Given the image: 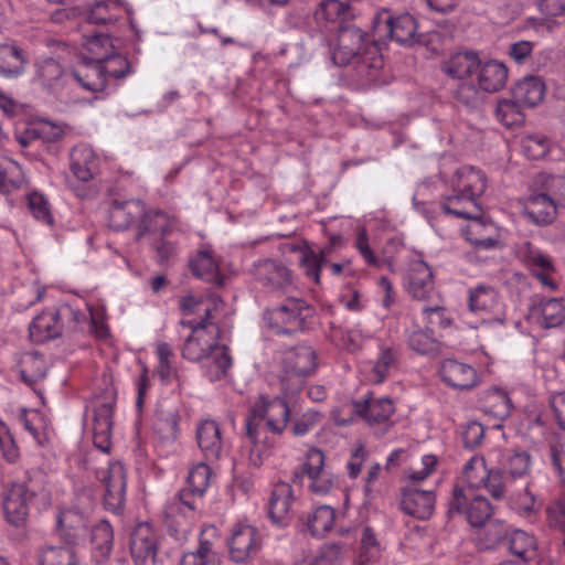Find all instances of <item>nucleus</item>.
Returning <instances> with one entry per match:
<instances>
[{
  "instance_id": "603ef678",
  "label": "nucleus",
  "mask_w": 565,
  "mask_h": 565,
  "mask_svg": "<svg viewBox=\"0 0 565 565\" xmlns=\"http://www.w3.org/2000/svg\"><path fill=\"white\" fill-rule=\"evenodd\" d=\"M408 348L422 355H430L439 352L440 343L434 337L431 329H417L407 335Z\"/></svg>"
},
{
  "instance_id": "473e14b6",
  "label": "nucleus",
  "mask_w": 565,
  "mask_h": 565,
  "mask_svg": "<svg viewBox=\"0 0 565 565\" xmlns=\"http://www.w3.org/2000/svg\"><path fill=\"white\" fill-rule=\"evenodd\" d=\"M557 209L554 201L545 192L536 193L527 198L524 215L534 224L546 225L555 218Z\"/></svg>"
},
{
  "instance_id": "a19ab883",
  "label": "nucleus",
  "mask_w": 565,
  "mask_h": 565,
  "mask_svg": "<svg viewBox=\"0 0 565 565\" xmlns=\"http://www.w3.org/2000/svg\"><path fill=\"white\" fill-rule=\"evenodd\" d=\"M545 86L541 78L535 76L524 77L512 89V96L523 107H534L542 102Z\"/></svg>"
},
{
  "instance_id": "cd10ccee",
  "label": "nucleus",
  "mask_w": 565,
  "mask_h": 565,
  "mask_svg": "<svg viewBox=\"0 0 565 565\" xmlns=\"http://www.w3.org/2000/svg\"><path fill=\"white\" fill-rule=\"evenodd\" d=\"M71 88L74 85L90 93L103 92L107 87V77L103 75L99 63L84 61L70 72Z\"/></svg>"
},
{
  "instance_id": "f8f14e48",
  "label": "nucleus",
  "mask_w": 565,
  "mask_h": 565,
  "mask_svg": "<svg viewBox=\"0 0 565 565\" xmlns=\"http://www.w3.org/2000/svg\"><path fill=\"white\" fill-rule=\"evenodd\" d=\"M34 497L35 490L26 482H12L3 493V510L8 523L23 527L29 516V504Z\"/></svg>"
},
{
  "instance_id": "680f3d73",
  "label": "nucleus",
  "mask_w": 565,
  "mask_h": 565,
  "mask_svg": "<svg viewBox=\"0 0 565 565\" xmlns=\"http://www.w3.org/2000/svg\"><path fill=\"white\" fill-rule=\"evenodd\" d=\"M23 367L20 370L21 380L29 386H33L36 382L45 376L44 361L36 354H30L23 361Z\"/></svg>"
},
{
  "instance_id": "39448f33",
  "label": "nucleus",
  "mask_w": 565,
  "mask_h": 565,
  "mask_svg": "<svg viewBox=\"0 0 565 565\" xmlns=\"http://www.w3.org/2000/svg\"><path fill=\"white\" fill-rule=\"evenodd\" d=\"M289 416L290 408L284 398L260 396L250 407L245 420L246 438L259 437L263 422L269 431L281 434L287 426Z\"/></svg>"
},
{
  "instance_id": "393cba45",
  "label": "nucleus",
  "mask_w": 565,
  "mask_h": 565,
  "mask_svg": "<svg viewBox=\"0 0 565 565\" xmlns=\"http://www.w3.org/2000/svg\"><path fill=\"white\" fill-rule=\"evenodd\" d=\"M70 169L81 182H89L99 171V157L86 143L76 145L70 153Z\"/></svg>"
},
{
  "instance_id": "58836bf2",
  "label": "nucleus",
  "mask_w": 565,
  "mask_h": 565,
  "mask_svg": "<svg viewBox=\"0 0 565 565\" xmlns=\"http://www.w3.org/2000/svg\"><path fill=\"white\" fill-rule=\"evenodd\" d=\"M294 502L292 488L288 482L275 484L269 500V516L277 524H285Z\"/></svg>"
},
{
  "instance_id": "4d7b16f0",
  "label": "nucleus",
  "mask_w": 565,
  "mask_h": 565,
  "mask_svg": "<svg viewBox=\"0 0 565 565\" xmlns=\"http://www.w3.org/2000/svg\"><path fill=\"white\" fill-rule=\"evenodd\" d=\"M523 106L512 96L511 99H501L495 108V116L507 127L521 125L524 121Z\"/></svg>"
},
{
  "instance_id": "4468645a",
  "label": "nucleus",
  "mask_w": 565,
  "mask_h": 565,
  "mask_svg": "<svg viewBox=\"0 0 565 565\" xmlns=\"http://www.w3.org/2000/svg\"><path fill=\"white\" fill-rule=\"evenodd\" d=\"M477 198L458 191H452L451 194L444 196L441 201L443 211L458 218L470 220L469 231L472 234L479 233L481 227L484 226L481 221L482 209L478 203Z\"/></svg>"
},
{
  "instance_id": "052dcab7",
  "label": "nucleus",
  "mask_w": 565,
  "mask_h": 565,
  "mask_svg": "<svg viewBox=\"0 0 565 565\" xmlns=\"http://www.w3.org/2000/svg\"><path fill=\"white\" fill-rule=\"evenodd\" d=\"M100 70L107 81L109 78H124L131 72L127 57L115 52L100 63Z\"/></svg>"
},
{
  "instance_id": "b1692460",
  "label": "nucleus",
  "mask_w": 565,
  "mask_h": 565,
  "mask_svg": "<svg viewBox=\"0 0 565 565\" xmlns=\"http://www.w3.org/2000/svg\"><path fill=\"white\" fill-rule=\"evenodd\" d=\"M436 497L433 491L419 490L415 487H405L402 491V510L418 520L429 519L435 510Z\"/></svg>"
},
{
  "instance_id": "ea45409f",
  "label": "nucleus",
  "mask_w": 565,
  "mask_h": 565,
  "mask_svg": "<svg viewBox=\"0 0 565 565\" xmlns=\"http://www.w3.org/2000/svg\"><path fill=\"white\" fill-rule=\"evenodd\" d=\"M479 66V57L472 52H458L449 57L443 71L450 77L461 81L471 78Z\"/></svg>"
},
{
  "instance_id": "6e6d98bb",
  "label": "nucleus",
  "mask_w": 565,
  "mask_h": 565,
  "mask_svg": "<svg viewBox=\"0 0 565 565\" xmlns=\"http://www.w3.org/2000/svg\"><path fill=\"white\" fill-rule=\"evenodd\" d=\"M25 200L29 211L36 221L47 226H52L54 224L51 204L44 194L38 191H32L25 195Z\"/></svg>"
},
{
  "instance_id": "bb28decb",
  "label": "nucleus",
  "mask_w": 565,
  "mask_h": 565,
  "mask_svg": "<svg viewBox=\"0 0 565 565\" xmlns=\"http://www.w3.org/2000/svg\"><path fill=\"white\" fill-rule=\"evenodd\" d=\"M114 403L104 402L94 408L93 443L103 452H109L111 447Z\"/></svg>"
},
{
  "instance_id": "c9c22d12",
  "label": "nucleus",
  "mask_w": 565,
  "mask_h": 565,
  "mask_svg": "<svg viewBox=\"0 0 565 565\" xmlns=\"http://www.w3.org/2000/svg\"><path fill=\"white\" fill-rule=\"evenodd\" d=\"M497 290L488 285H478L468 291V308L471 312L484 316L495 312L500 301Z\"/></svg>"
},
{
  "instance_id": "7ed1b4c3",
  "label": "nucleus",
  "mask_w": 565,
  "mask_h": 565,
  "mask_svg": "<svg viewBox=\"0 0 565 565\" xmlns=\"http://www.w3.org/2000/svg\"><path fill=\"white\" fill-rule=\"evenodd\" d=\"M108 226L114 231L136 227V239L147 234L160 232L170 235L175 228V220L161 211H148L141 200H114L108 207Z\"/></svg>"
},
{
  "instance_id": "09e8293b",
  "label": "nucleus",
  "mask_w": 565,
  "mask_h": 565,
  "mask_svg": "<svg viewBox=\"0 0 565 565\" xmlns=\"http://www.w3.org/2000/svg\"><path fill=\"white\" fill-rule=\"evenodd\" d=\"M76 545L53 546L47 545L39 552L40 565H77Z\"/></svg>"
},
{
  "instance_id": "c03bdc74",
  "label": "nucleus",
  "mask_w": 565,
  "mask_h": 565,
  "mask_svg": "<svg viewBox=\"0 0 565 565\" xmlns=\"http://www.w3.org/2000/svg\"><path fill=\"white\" fill-rule=\"evenodd\" d=\"M190 268L194 276L206 281L221 284L218 262L209 247H204L196 253L190 262Z\"/></svg>"
},
{
  "instance_id": "2f4dec72",
  "label": "nucleus",
  "mask_w": 565,
  "mask_h": 565,
  "mask_svg": "<svg viewBox=\"0 0 565 565\" xmlns=\"http://www.w3.org/2000/svg\"><path fill=\"white\" fill-rule=\"evenodd\" d=\"M335 512L329 505H320L299 518L301 532H308L313 537L324 536L334 525Z\"/></svg>"
},
{
  "instance_id": "c756f323",
  "label": "nucleus",
  "mask_w": 565,
  "mask_h": 565,
  "mask_svg": "<svg viewBox=\"0 0 565 565\" xmlns=\"http://www.w3.org/2000/svg\"><path fill=\"white\" fill-rule=\"evenodd\" d=\"M452 191L463 192L479 199L487 189L484 173L470 166L458 168L450 180Z\"/></svg>"
},
{
  "instance_id": "0e129e2a",
  "label": "nucleus",
  "mask_w": 565,
  "mask_h": 565,
  "mask_svg": "<svg viewBox=\"0 0 565 565\" xmlns=\"http://www.w3.org/2000/svg\"><path fill=\"white\" fill-rule=\"evenodd\" d=\"M353 245L369 266H382V260L375 255L370 245V238L365 227L361 226L356 228Z\"/></svg>"
},
{
  "instance_id": "0eeeda50",
  "label": "nucleus",
  "mask_w": 565,
  "mask_h": 565,
  "mask_svg": "<svg viewBox=\"0 0 565 565\" xmlns=\"http://www.w3.org/2000/svg\"><path fill=\"white\" fill-rule=\"evenodd\" d=\"M532 469L530 454L522 449L505 451L494 468L493 481L500 500L511 493L514 483L527 477Z\"/></svg>"
},
{
  "instance_id": "9d476101",
  "label": "nucleus",
  "mask_w": 565,
  "mask_h": 565,
  "mask_svg": "<svg viewBox=\"0 0 565 565\" xmlns=\"http://www.w3.org/2000/svg\"><path fill=\"white\" fill-rule=\"evenodd\" d=\"M227 545L230 558L234 563H248L262 550L263 536L254 525L239 523L232 529Z\"/></svg>"
},
{
  "instance_id": "774afa93",
  "label": "nucleus",
  "mask_w": 565,
  "mask_h": 565,
  "mask_svg": "<svg viewBox=\"0 0 565 565\" xmlns=\"http://www.w3.org/2000/svg\"><path fill=\"white\" fill-rule=\"evenodd\" d=\"M546 519L550 526L565 531V493L554 499L546 508Z\"/></svg>"
},
{
  "instance_id": "72a5a7b5",
  "label": "nucleus",
  "mask_w": 565,
  "mask_h": 565,
  "mask_svg": "<svg viewBox=\"0 0 565 565\" xmlns=\"http://www.w3.org/2000/svg\"><path fill=\"white\" fill-rule=\"evenodd\" d=\"M350 15V8L345 3L339 0H326L318 6L315 20L320 28L334 30L340 29L342 22Z\"/></svg>"
},
{
  "instance_id": "3c124183",
  "label": "nucleus",
  "mask_w": 565,
  "mask_h": 565,
  "mask_svg": "<svg viewBox=\"0 0 565 565\" xmlns=\"http://www.w3.org/2000/svg\"><path fill=\"white\" fill-rule=\"evenodd\" d=\"M511 507L522 518L534 520L541 510L542 502L530 489V483L515 494H511Z\"/></svg>"
},
{
  "instance_id": "f3484780",
  "label": "nucleus",
  "mask_w": 565,
  "mask_h": 565,
  "mask_svg": "<svg viewBox=\"0 0 565 565\" xmlns=\"http://www.w3.org/2000/svg\"><path fill=\"white\" fill-rule=\"evenodd\" d=\"M367 51L366 34L354 25L340 26L337 45L332 52L334 64L344 66Z\"/></svg>"
},
{
  "instance_id": "338daca9",
  "label": "nucleus",
  "mask_w": 565,
  "mask_h": 565,
  "mask_svg": "<svg viewBox=\"0 0 565 565\" xmlns=\"http://www.w3.org/2000/svg\"><path fill=\"white\" fill-rule=\"evenodd\" d=\"M545 193L557 207L565 206V175H547L543 181Z\"/></svg>"
},
{
  "instance_id": "dca6fc26",
  "label": "nucleus",
  "mask_w": 565,
  "mask_h": 565,
  "mask_svg": "<svg viewBox=\"0 0 565 565\" xmlns=\"http://www.w3.org/2000/svg\"><path fill=\"white\" fill-rule=\"evenodd\" d=\"M324 454L321 450L311 448L302 465V473L308 479V488L318 495L328 494L335 483V477L324 467Z\"/></svg>"
},
{
  "instance_id": "e433bc0d",
  "label": "nucleus",
  "mask_w": 565,
  "mask_h": 565,
  "mask_svg": "<svg viewBox=\"0 0 565 565\" xmlns=\"http://www.w3.org/2000/svg\"><path fill=\"white\" fill-rule=\"evenodd\" d=\"M28 58L24 52L11 43L0 44V75L17 78L25 72Z\"/></svg>"
},
{
  "instance_id": "ddd939ff",
  "label": "nucleus",
  "mask_w": 565,
  "mask_h": 565,
  "mask_svg": "<svg viewBox=\"0 0 565 565\" xmlns=\"http://www.w3.org/2000/svg\"><path fill=\"white\" fill-rule=\"evenodd\" d=\"M97 477L105 486V508L116 514L121 512L126 498V470L122 463L110 462L106 469L97 472Z\"/></svg>"
},
{
  "instance_id": "f03ea898",
  "label": "nucleus",
  "mask_w": 565,
  "mask_h": 565,
  "mask_svg": "<svg viewBox=\"0 0 565 565\" xmlns=\"http://www.w3.org/2000/svg\"><path fill=\"white\" fill-rule=\"evenodd\" d=\"M212 470L205 462L195 465L188 475V487L181 489L164 508L163 523L168 533L178 542H184L193 523L201 515L203 497L210 486Z\"/></svg>"
},
{
  "instance_id": "de8ad7c7",
  "label": "nucleus",
  "mask_w": 565,
  "mask_h": 565,
  "mask_svg": "<svg viewBox=\"0 0 565 565\" xmlns=\"http://www.w3.org/2000/svg\"><path fill=\"white\" fill-rule=\"evenodd\" d=\"M114 534L107 521H100L92 530L93 558L96 563H103L111 553Z\"/></svg>"
},
{
  "instance_id": "37998d69",
  "label": "nucleus",
  "mask_w": 565,
  "mask_h": 565,
  "mask_svg": "<svg viewBox=\"0 0 565 565\" xmlns=\"http://www.w3.org/2000/svg\"><path fill=\"white\" fill-rule=\"evenodd\" d=\"M508 550L514 558L532 563L537 556L536 539L522 530H515L509 536Z\"/></svg>"
},
{
  "instance_id": "aec40b11",
  "label": "nucleus",
  "mask_w": 565,
  "mask_h": 565,
  "mask_svg": "<svg viewBox=\"0 0 565 565\" xmlns=\"http://www.w3.org/2000/svg\"><path fill=\"white\" fill-rule=\"evenodd\" d=\"M35 81L52 94L61 95L71 89L70 72L54 58H45L35 64Z\"/></svg>"
},
{
  "instance_id": "864d4df0",
  "label": "nucleus",
  "mask_w": 565,
  "mask_h": 565,
  "mask_svg": "<svg viewBox=\"0 0 565 565\" xmlns=\"http://www.w3.org/2000/svg\"><path fill=\"white\" fill-rule=\"evenodd\" d=\"M452 97L468 108L478 107L483 99L482 89L476 86L473 78L461 79L452 89Z\"/></svg>"
},
{
  "instance_id": "9b49d317",
  "label": "nucleus",
  "mask_w": 565,
  "mask_h": 565,
  "mask_svg": "<svg viewBox=\"0 0 565 565\" xmlns=\"http://www.w3.org/2000/svg\"><path fill=\"white\" fill-rule=\"evenodd\" d=\"M353 409L370 427H381L386 431L393 426L392 416L396 407L391 397L369 393L353 403Z\"/></svg>"
},
{
  "instance_id": "423d86ee",
  "label": "nucleus",
  "mask_w": 565,
  "mask_h": 565,
  "mask_svg": "<svg viewBox=\"0 0 565 565\" xmlns=\"http://www.w3.org/2000/svg\"><path fill=\"white\" fill-rule=\"evenodd\" d=\"M312 308L301 298H286L278 306L267 309L264 319L269 329L279 335H290L305 329Z\"/></svg>"
},
{
  "instance_id": "49530a36",
  "label": "nucleus",
  "mask_w": 565,
  "mask_h": 565,
  "mask_svg": "<svg viewBox=\"0 0 565 565\" xmlns=\"http://www.w3.org/2000/svg\"><path fill=\"white\" fill-rule=\"evenodd\" d=\"M521 263L535 275L541 270H556L552 258L532 243H523L518 252Z\"/></svg>"
},
{
  "instance_id": "6ab92c4d",
  "label": "nucleus",
  "mask_w": 565,
  "mask_h": 565,
  "mask_svg": "<svg viewBox=\"0 0 565 565\" xmlns=\"http://www.w3.org/2000/svg\"><path fill=\"white\" fill-rule=\"evenodd\" d=\"M406 290L417 300H427L435 291L431 267L423 259H413L406 275Z\"/></svg>"
},
{
  "instance_id": "a878e982",
  "label": "nucleus",
  "mask_w": 565,
  "mask_h": 565,
  "mask_svg": "<svg viewBox=\"0 0 565 565\" xmlns=\"http://www.w3.org/2000/svg\"><path fill=\"white\" fill-rule=\"evenodd\" d=\"M439 374L441 380L456 390H470L477 385L476 370L455 359H446L440 363Z\"/></svg>"
},
{
  "instance_id": "4c0bfd02",
  "label": "nucleus",
  "mask_w": 565,
  "mask_h": 565,
  "mask_svg": "<svg viewBox=\"0 0 565 565\" xmlns=\"http://www.w3.org/2000/svg\"><path fill=\"white\" fill-rule=\"evenodd\" d=\"M532 315L541 328H556L565 321V306L558 298L543 300L533 308Z\"/></svg>"
},
{
  "instance_id": "a18cd8bd",
  "label": "nucleus",
  "mask_w": 565,
  "mask_h": 565,
  "mask_svg": "<svg viewBox=\"0 0 565 565\" xmlns=\"http://www.w3.org/2000/svg\"><path fill=\"white\" fill-rule=\"evenodd\" d=\"M398 365V351L393 347L382 345L377 358L372 362L370 380L380 384L383 383Z\"/></svg>"
},
{
  "instance_id": "e2e57ef3",
  "label": "nucleus",
  "mask_w": 565,
  "mask_h": 565,
  "mask_svg": "<svg viewBox=\"0 0 565 565\" xmlns=\"http://www.w3.org/2000/svg\"><path fill=\"white\" fill-rule=\"evenodd\" d=\"M299 265L307 278L311 279L316 285H320L321 268L326 265L322 263L321 257L316 255V250L311 248L302 250Z\"/></svg>"
},
{
  "instance_id": "f704fd0d",
  "label": "nucleus",
  "mask_w": 565,
  "mask_h": 565,
  "mask_svg": "<svg viewBox=\"0 0 565 565\" xmlns=\"http://www.w3.org/2000/svg\"><path fill=\"white\" fill-rule=\"evenodd\" d=\"M179 413L173 406L158 405L153 418V431L166 441H173L179 434Z\"/></svg>"
},
{
  "instance_id": "f257e3e1",
  "label": "nucleus",
  "mask_w": 565,
  "mask_h": 565,
  "mask_svg": "<svg viewBox=\"0 0 565 565\" xmlns=\"http://www.w3.org/2000/svg\"><path fill=\"white\" fill-rule=\"evenodd\" d=\"M221 305V298H215L204 309V317L180 321L182 327L190 329L181 347L182 358L193 363L210 361L205 372L211 382L225 377L232 366L228 348L220 344L221 328L214 321Z\"/></svg>"
},
{
  "instance_id": "412c9836",
  "label": "nucleus",
  "mask_w": 565,
  "mask_h": 565,
  "mask_svg": "<svg viewBox=\"0 0 565 565\" xmlns=\"http://www.w3.org/2000/svg\"><path fill=\"white\" fill-rule=\"evenodd\" d=\"M87 526V514L75 508H60L56 514V532L66 545H77Z\"/></svg>"
},
{
  "instance_id": "69168bd1",
  "label": "nucleus",
  "mask_w": 565,
  "mask_h": 565,
  "mask_svg": "<svg viewBox=\"0 0 565 565\" xmlns=\"http://www.w3.org/2000/svg\"><path fill=\"white\" fill-rule=\"evenodd\" d=\"M381 555V546L375 533L369 526H365L361 536V562H375Z\"/></svg>"
},
{
  "instance_id": "20e7f679",
  "label": "nucleus",
  "mask_w": 565,
  "mask_h": 565,
  "mask_svg": "<svg viewBox=\"0 0 565 565\" xmlns=\"http://www.w3.org/2000/svg\"><path fill=\"white\" fill-rule=\"evenodd\" d=\"M318 369V354L308 344H298L282 353L279 371L281 392L286 397L299 393L307 379Z\"/></svg>"
},
{
  "instance_id": "6e6552de",
  "label": "nucleus",
  "mask_w": 565,
  "mask_h": 565,
  "mask_svg": "<svg viewBox=\"0 0 565 565\" xmlns=\"http://www.w3.org/2000/svg\"><path fill=\"white\" fill-rule=\"evenodd\" d=\"M448 513L463 514L471 526H483L490 521L492 507L487 498L465 491L461 487L456 486L449 501Z\"/></svg>"
},
{
  "instance_id": "1a4fd4ad",
  "label": "nucleus",
  "mask_w": 565,
  "mask_h": 565,
  "mask_svg": "<svg viewBox=\"0 0 565 565\" xmlns=\"http://www.w3.org/2000/svg\"><path fill=\"white\" fill-rule=\"evenodd\" d=\"M81 312L70 306H62L58 309L45 310L38 315L29 327L30 338L35 343H43L58 338L62 334L66 318L79 320Z\"/></svg>"
},
{
  "instance_id": "a211bd4d",
  "label": "nucleus",
  "mask_w": 565,
  "mask_h": 565,
  "mask_svg": "<svg viewBox=\"0 0 565 565\" xmlns=\"http://www.w3.org/2000/svg\"><path fill=\"white\" fill-rule=\"evenodd\" d=\"M255 279L269 291H286L292 285L290 269L281 262L262 259L254 264Z\"/></svg>"
},
{
  "instance_id": "79ce46f5",
  "label": "nucleus",
  "mask_w": 565,
  "mask_h": 565,
  "mask_svg": "<svg viewBox=\"0 0 565 565\" xmlns=\"http://www.w3.org/2000/svg\"><path fill=\"white\" fill-rule=\"evenodd\" d=\"M481 409L486 415L501 422L510 415L512 404L507 392L492 387L483 394Z\"/></svg>"
},
{
  "instance_id": "bf43d9fd",
  "label": "nucleus",
  "mask_w": 565,
  "mask_h": 565,
  "mask_svg": "<svg viewBox=\"0 0 565 565\" xmlns=\"http://www.w3.org/2000/svg\"><path fill=\"white\" fill-rule=\"evenodd\" d=\"M345 556V546L341 543L322 545L309 561V565H340Z\"/></svg>"
},
{
  "instance_id": "7c9ffc66",
  "label": "nucleus",
  "mask_w": 565,
  "mask_h": 565,
  "mask_svg": "<svg viewBox=\"0 0 565 565\" xmlns=\"http://www.w3.org/2000/svg\"><path fill=\"white\" fill-rule=\"evenodd\" d=\"M475 74L479 88L484 93L499 92L505 86L508 79V68L497 60H490L484 63L479 61V66Z\"/></svg>"
},
{
  "instance_id": "13d9d810",
  "label": "nucleus",
  "mask_w": 565,
  "mask_h": 565,
  "mask_svg": "<svg viewBox=\"0 0 565 565\" xmlns=\"http://www.w3.org/2000/svg\"><path fill=\"white\" fill-rule=\"evenodd\" d=\"M121 8L115 0H107L96 3L87 15V20L93 24L115 23L120 18Z\"/></svg>"
},
{
  "instance_id": "8fccbe9b",
  "label": "nucleus",
  "mask_w": 565,
  "mask_h": 565,
  "mask_svg": "<svg viewBox=\"0 0 565 565\" xmlns=\"http://www.w3.org/2000/svg\"><path fill=\"white\" fill-rule=\"evenodd\" d=\"M202 531L199 546L195 551L183 554L179 565H220V557L213 548V543Z\"/></svg>"
},
{
  "instance_id": "5701e85b",
  "label": "nucleus",
  "mask_w": 565,
  "mask_h": 565,
  "mask_svg": "<svg viewBox=\"0 0 565 565\" xmlns=\"http://www.w3.org/2000/svg\"><path fill=\"white\" fill-rule=\"evenodd\" d=\"M158 551V537L148 523H139L130 537V554L136 564L154 561Z\"/></svg>"
},
{
  "instance_id": "5fc2aeb1",
  "label": "nucleus",
  "mask_w": 565,
  "mask_h": 565,
  "mask_svg": "<svg viewBox=\"0 0 565 565\" xmlns=\"http://www.w3.org/2000/svg\"><path fill=\"white\" fill-rule=\"evenodd\" d=\"M84 46L89 54L85 61L92 63L100 64L105 58L114 53L111 41L109 36L105 34H94L92 36H87Z\"/></svg>"
},
{
  "instance_id": "c85d7f7f",
  "label": "nucleus",
  "mask_w": 565,
  "mask_h": 565,
  "mask_svg": "<svg viewBox=\"0 0 565 565\" xmlns=\"http://www.w3.org/2000/svg\"><path fill=\"white\" fill-rule=\"evenodd\" d=\"M198 445L206 460H218L223 454V438L218 424L212 419H205L196 428Z\"/></svg>"
},
{
  "instance_id": "2eb2a0df",
  "label": "nucleus",
  "mask_w": 565,
  "mask_h": 565,
  "mask_svg": "<svg viewBox=\"0 0 565 565\" xmlns=\"http://www.w3.org/2000/svg\"><path fill=\"white\" fill-rule=\"evenodd\" d=\"M377 33H386L401 45H412L418 40L417 22L409 13L391 17L387 12L377 17L375 22Z\"/></svg>"
},
{
  "instance_id": "4be33fe9",
  "label": "nucleus",
  "mask_w": 565,
  "mask_h": 565,
  "mask_svg": "<svg viewBox=\"0 0 565 565\" xmlns=\"http://www.w3.org/2000/svg\"><path fill=\"white\" fill-rule=\"evenodd\" d=\"M463 480L470 488L472 489H481L484 488L489 494L495 499L500 500L499 491H495V483L493 481L494 477V468H488L486 465V459L482 456H472L463 466L462 469Z\"/></svg>"
}]
</instances>
